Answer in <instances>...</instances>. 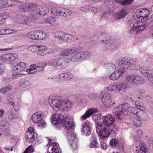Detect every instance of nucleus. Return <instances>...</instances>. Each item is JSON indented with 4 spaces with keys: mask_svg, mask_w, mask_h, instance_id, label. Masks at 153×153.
<instances>
[{
    "mask_svg": "<svg viewBox=\"0 0 153 153\" xmlns=\"http://www.w3.org/2000/svg\"><path fill=\"white\" fill-rule=\"evenodd\" d=\"M64 118V116L61 114L56 113L54 114L52 117V123L54 125H58L62 123V119Z\"/></svg>",
    "mask_w": 153,
    "mask_h": 153,
    "instance_id": "cd10ccee",
    "label": "nucleus"
},
{
    "mask_svg": "<svg viewBox=\"0 0 153 153\" xmlns=\"http://www.w3.org/2000/svg\"><path fill=\"white\" fill-rule=\"evenodd\" d=\"M36 7V4L32 2L21 4L18 7L19 11L22 12H29L31 11Z\"/></svg>",
    "mask_w": 153,
    "mask_h": 153,
    "instance_id": "4468645a",
    "label": "nucleus"
},
{
    "mask_svg": "<svg viewBox=\"0 0 153 153\" xmlns=\"http://www.w3.org/2000/svg\"><path fill=\"white\" fill-rule=\"evenodd\" d=\"M10 126L9 122L5 120L0 121V131L4 134H8L9 132Z\"/></svg>",
    "mask_w": 153,
    "mask_h": 153,
    "instance_id": "412c9836",
    "label": "nucleus"
},
{
    "mask_svg": "<svg viewBox=\"0 0 153 153\" xmlns=\"http://www.w3.org/2000/svg\"><path fill=\"white\" fill-rule=\"evenodd\" d=\"M101 37L104 38L105 40H102V42H104V47L105 48L111 50L117 48L115 44L114 41L110 38L106 33H102L100 36Z\"/></svg>",
    "mask_w": 153,
    "mask_h": 153,
    "instance_id": "1a4fd4ad",
    "label": "nucleus"
},
{
    "mask_svg": "<svg viewBox=\"0 0 153 153\" xmlns=\"http://www.w3.org/2000/svg\"><path fill=\"white\" fill-rule=\"evenodd\" d=\"M28 0H0V11H2L4 8L14 6L15 4L11 2L12 1L19 3H25Z\"/></svg>",
    "mask_w": 153,
    "mask_h": 153,
    "instance_id": "9b49d317",
    "label": "nucleus"
},
{
    "mask_svg": "<svg viewBox=\"0 0 153 153\" xmlns=\"http://www.w3.org/2000/svg\"><path fill=\"white\" fill-rule=\"evenodd\" d=\"M18 115L17 114L11 113L8 116V119L9 120L13 121L14 120L17 119L19 118Z\"/></svg>",
    "mask_w": 153,
    "mask_h": 153,
    "instance_id": "603ef678",
    "label": "nucleus"
},
{
    "mask_svg": "<svg viewBox=\"0 0 153 153\" xmlns=\"http://www.w3.org/2000/svg\"><path fill=\"white\" fill-rule=\"evenodd\" d=\"M20 101L19 99H15L11 102L14 109L16 111H18L20 108Z\"/></svg>",
    "mask_w": 153,
    "mask_h": 153,
    "instance_id": "f704fd0d",
    "label": "nucleus"
},
{
    "mask_svg": "<svg viewBox=\"0 0 153 153\" xmlns=\"http://www.w3.org/2000/svg\"><path fill=\"white\" fill-rule=\"evenodd\" d=\"M39 9L40 10L41 16H43L48 14L49 12V9L47 7H42L39 8Z\"/></svg>",
    "mask_w": 153,
    "mask_h": 153,
    "instance_id": "de8ad7c7",
    "label": "nucleus"
},
{
    "mask_svg": "<svg viewBox=\"0 0 153 153\" xmlns=\"http://www.w3.org/2000/svg\"><path fill=\"white\" fill-rule=\"evenodd\" d=\"M44 115L40 112L33 114L31 117V120L35 123H38V126L41 128H44L46 125V123L43 120Z\"/></svg>",
    "mask_w": 153,
    "mask_h": 153,
    "instance_id": "6e6552de",
    "label": "nucleus"
},
{
    "mask_svg": "<svg viewBox=\"0 0 153 153\" xmlns=\"http://www.w3.org/2000/svg\"><path fill=\"white\" fill-rule=\"evenodd\" d=\"M99 144L95 140L92 141L90 143L89 147L91 148H95L99 146Z\"/></svg>",
    "mask_w": 153,
    "mask_h": 153,
    "instance_id": "bf43d9fd",
    "label": "nucleus"
},
{
    "mask_svg": "<svg viewBox=\"0 0 153 153\" xmlns=\"http://www.w3.org/2000/svg\"><path fill=\"white\" fill-rule=\"evenodd\" d=\"M97 112V110L96 108H91L89 109L80 117V119L81 120L83 121L86 118L90 117L94 113Z\"/></svg>",
    "mask_w": 153,
    "mask_h": 153,
    "instance_id": "7c9ffc66",
    "label": "nucleus"
},
{
    "mask_svg": "<svg viewBox=\"0 0 153 153\" xmlns=\"http://www.w3.org/2000/svg\"><path fill=\"white\" fill-rule=\"evenodd\" d=\"M130 59L127 57H120L117 59L116 60V63L119 65H126L128 63Z\"/></svg>",
    "mask_w": 153,
    "mask_h": 153,
    "instance_id": "473e14b6",
    "label": "nucleus"
},
{
    "mask_svg": "<svg viewBox=\"0 0 153 153\" xmlns=\"http://www.w3.org/2000/svg\"><path fill=\"white\" fill-rule=\"evenodd\" d=\"M62 109H70L73 105L72 103L68 100H62Z\"/></svg>",
    "mask_w": 153,
    "mask_h": 153,
    "instance_id": "c9c22d12",
    "label": "nucleus"
},
{
    "mask_svg": "<svg viewBox=\"0 0 153 153\" xmlns=\"http://www.w3.org/2000/svg\"><path fill=\"white\" fill-rule=\"evenodd\" d=\"M56 58L51 59L48 62L49 65L56 68Z\"/></svg>",
    "mask_w": 153,
    "mask_h": 153,
    "instance_id": "69168bd1",
    "label": "nucleus"
},
{
    "mask_svg": "<svg viewBox=\"0 0 153 153\" xmlns=\"http://www.w3.org/2000/svg\"><path fill=\"white\" fill-rule=\"evenodd\" d=\"M71 55L78 53L79 52V48L76 46L70 47Z\"/></svg>",
    "mask_w": 153,
    "mask_h": 153,
    "instance_id": "864d4df0",
    "label": "nucleus"
},
{
    "mask_svg": "<svg viewBox=\"0 0 153 153\" xmlns=\"http://www.w3.org/2000/svg\"><path fill=\"white\" fill-rule=\"evenodd\" d=\"M51 12L55 16L66 17L71 15L72 11L62 7H54L51 10Z\"/></svg>",
    "mask_w": 153,
    "mask_h": 153,
    "instance_id": "39448f33",
    "label": "nucleus"
},
{
    "mask_svg": "<svg viewBox=\"0 0 153 153\" xmlns=\"http://www.w3.org/2000/svg\"><path fill=\"white\" fill-rule=\"evenodd\" d=\"M59 81H65L72 79L73 75L70 73H62L58 74Z\"/></svg>",
    "mask_w": 153,
    "mask_h": 153,
    "instance_id": "c756f323",
    "label": "nucleus"
},
{
    "mask_svg": "<svg viewBox=\"0 0 153 153\" xmlns=\"http://www.w3.org/2000/svg\"><path fill=\"white\" fill-rule=\"evenodd\" d=\"M100 97L106 107L111 106L114 103V102H112L109 95L105 91H102L100 95Z\"/></svg>",
    "mask_w": 153,
    "mask_h": 153,
    "instance_id": "f8f14e48",
    "label": "nucleus"
},
{
    "mask_svg": "<svg viewBox=\"0 0 153 153\" xmlns=\"http://www.w3.org/2000/svg\"><path fill=\"white\" fill-rule=\"evenodd\" d=\"M141 74L142 76H146L150 82L153 83V71L150 70L148 67H142L140 69Z\"/></svg>",
    "mask_w": 153,
    "mask_h": 153,
    "instance_id": "a211bd4d",
    "label": "nucleus"
},
{
    "mask_svg": "<svg viewBox=\"0 0 153 153\" xmlns=\"http://www.w3.org/2000/svg\"><path fill=\"white\" fill-rule=\"evenodd\" d=\"M46 65L45 64L43 63L32 64L30 65L29 69L26 70V72L29 74H33L35 72L33 71L35 70L38 71H42L44 69Z\"/></svg>",
    "mask_w": 153,
    "mask_h": 153,
    "instance_id": "2eb2a0df",
    "label": "nucleus"
},
{
    "mask_svg": "<svg viewBox=\"0 0 153 153\" xmlns=\"http://www.w3.org/2000/svg\"><path fill=\"white\" fill-rule=\"evenodd\" d=\"M6 98L7 101L10 102V103H11L12 101L13 100V97L12 94H7L6 96Z\"/></svg>",
    "mask_w": 153,
    "mask_h": 153,
    "instance_id": "052dcab7",
    "label": "nucleus"
},
{
    "mask_svg": "<svg viewBox=\"0 0 153 153\" xmlns=\"http://www.w3.org/2000/svg\"><path fill=\"white\" fill-rule=\"evenodd\" d=\"M91 125L89 122L83 123L82 126L81 132L82 134L85 136H88L91 134Z\"/></svg>",
    "mask_w": 153,
    "mask_h": 153,
    "instance_id": "a878e982",
    "label": "nucleus"
},
{
    "mask_svg": "<svg viewBox=\"0 0 153 153\" xmlns=\"http://www.w3.org/2000/svg\"><path fill=\"white\" fill-rule=\"evenodd\" d=\"M46 33L40 30H37V40H42L46 37Z\"/></svg>",
    "mask_w": 153,
    "mask_h": 153,
    "instance_id": "ea45409f",
    "label": "nucleus"
},
{
    "mask_svg": "<svg viewBox=\"0 0 153 153\" xmlns=\"http://www.w3.org/2000/svg\"><path fill=\"white\" fill-rule=\"evenodd\" d=\"M149 12L146 8H141L137 9L133 15L135 19H140L141 21H137L134 23L130 31L131 34L137 33L144 29L147 26L146 22L149 18Z\"/></svg>",
    "mask_w": 153,
    "mask_h": 153,
    "instance_id": "f257e3e1",
    "label": "nucleus"
},
{
    "mask_svg": "<svg viewBox=\"0 0 153 153\" xmlns=\"http://www.w3.org/2000/svg\"><path fill=\"white\" fill-rule=\"evenodd\" d=\"M128 107L127 104L120 105L113 109L112 113L117 116V119L120 120H122L123 118L122 115L126 114L125 113L128 110Z\"/></svg>",
    "mask_w": 153,
    "mask_h": 153,
    "instance_id": "423d86ee",
    "label": "nucleus"
},
{
    "mask_svg": "<svg viewBox=\"0 0 153 153\" xmlns=\"http://www.w3.org/2000/svg\"><path fill=\"white\" fill-rule=\"evenodd\" d=\"M59 63L60 69L65 68L68 64V60L66 59H62L59 58Z\"/></svg>",
    "mask_w": 153,
    "mask_h": 153,
    "instance_id": "8fccbe9b",
    "label": "nucleus"
},
{
    "mask_svg": "<svg viewBox=\"0 0 153 153\" xmlns=\"http://www.w3.org/2000/svg\"><path fill=\"white\" fill-rule=\"evenodd\" d=\"M30 15L32 17L36 19L41 17L39 8L34 10L32 12L30 13Z\"/></svg>",
    "mask_w": 153,
    "mask_h": 153,
    "instance_id": "a18cd8bd",
    "label": "nucleus"
},
{
    "mask_svg": "<svg viewBox=\"0 0 153 153\" xmlns=\"http://www.w3.org/2000/svg\"><path fill=\"white\" fill-rule=\"evenodd\" d=\"M18 58V55L14 53H7L0 56V63L3 62L5 61H13Z\"/></svg>",
    "mask_w": 153,
    "mask_h": 153,
    "instance_id": "4be33fe9",
    "label": "nucleus"
},
{
    "mask_svg": "<svg viewBox=\"0 0 153 153\" xmlns=\"http://www.w3.org/2000/svg\"><path fill=\"white\" fill-rule=\"evenodd\" d=\"M63 126L68 130L72 129L74 126L73 118L69 116H68L62 119Z\"/></svg>",
    "mask_w": 153,
    "mask_h": 153,
    "instance_id": "f3484780",
    "label": "nucleus"
},
{
    "mask_svg": "<svg viewBox=\"0 0 153 153\" xmlns=\"http://www.w3.org/2000/svg\"><path fill=\"white\" fill-rule=\"evenodd\" d=\"M9 13L8 12H5L2 13L0 17H1L2 19L5 21L6 19L9 17Z\"/></svg>",
    "mask_w": 153,
    "mask_h": 153,
    "instance_id": "680f3d73",
    "label": "nucleus"
},
{
    "mask_svg": "<svg viewBox=\"0 0 153 153\" xmlns=\"http://www.w3.org/2000/svg\"><path fill=\"white\" fill-rule=\"evenodd\" d=\"M17 17L20 19L19 22L21 24H24L27 25L32 26L33 24L31 19L29 17L25 15L20 14L17 15Z\"/></svg>",
    "mask_w": 153,
    "mask_h": 153,
    "instance_id": "5701e85b",
    "label": "nucleus"
},
{
    "mask_svg": "<svg viewBox=\"0 0 153 153\" xmlns=\"http://www.w3.org/2000/svg\"><path fill=\"white\" fill-rule=\"evenodd\" d=\"M130 123L131 124L137 127H140L142 125L141 121L139 119V120L135 119L133 118H131L130 120Z\"/></svg>",
    "mask_w": 153,
    "mask_h": 153,
    "instance_id": "49530a36",
    "label": "nucleus"
},
{
    "mask_svg": "<svg viewBox=\"0 0 153 153\" xmlns=\"http://www.w3.org/2000/svg\"><path fill=\"white\" fill-rule=\"evenodd\" d=\"M138 109H140L137 115V117L140 121H146L148 118L147 113L145 111L146 110V107L143 105H137Z\"/></svg>",
    "mask_w": 153,
    "mask_h": 153,
    "instance_id": "dca6fc26",
    "label": "nucleus"
},
{
    "mask_svg": "<svg viewBox=\"0 0 153 153\" xmlns=\"http://www.w3.org/2000/svg\"><path fill=\"white\" fill-rule=\"evenodd\" d=\"M125 72V68H123L115 71L111 74H106V78L109 80L115 81L118 80L120 77H122Z\"/></svg>",
    "mask_w": 153,
    "mask_h": 153,
    "instance_id": "9d476101",
    "label": "nucleus"
},
{
    "mask_svg": "<svg viewBox=\"0 0 153 153\" xmlns=\"http://www.w3.org/2000/svg\"><path fill=\"white\" fill-rule=\"evenodd\" d=\"M54 36L59 40L67 43H72L74 40V38L73 36L62 31L56 32Z\"/></svg>",
    "mask_w": 153,
    "mask_h": 153,
    "instance_id": "20e7f679",
    "label": "nucleus"
},
{
    "mask_svg": "<svg viewBox=\"0 0 153 153\" xmlns=\"http://www.w3.org/2000/svg\"><path fill=\"white\" fill-rule=\"evenodd\" d=\"M90 7L88 5H85L80 8V10L84 12L90 11Z\"/></svg>",
    "mask_w": 153,
    "mask_h": 153,
    "instance_id": "4d7b16f0",
    "label": "nucleus"
},
{
    "mask_svg": "<svg viewBox=\"0 0 153 153\" xmlns=\"http://www.w3.org/2000/svg\"><path fill=\"white\" fill-rule=\"evenodd\" d=\"M96 131L98 136L100 138L105 139L109 135H112L114 134L113 130H109L107 127L104 126V125L98 124L96 128Z\"/></svg>",
    "mask_w": 153,
    "mask_h": 153,
    "instance_id": "f03ea898",
    "label": "nucleus"
},
{
    "mask_svg": "<svg viewBox=\"0 0 153 153\" xmlns=\"http://www.w3.org/2000/svg\"><path fill=\"white\" fill-rule=\"evenodd\" d=\"M28 39L33 40H37V30H32L29 32L26 35Z\"/></svg>",
    "mask_w": 153,
    "mask_h": 153,
    "instance_id": "72a5a7b5",
    "label": "nucleus"
},
{
    "mask_svg": "<svg viewBox=\"0 0 153 153\" xmlns=\"http://www.w3.org/2000/svg\"><path fill=\"white\" fill-rule=\"evenodd\" d=\"M62 100L58 97L50 98L48 100L49 104L53 111H57L62 109Z\"/></svg>",
    "mask_w": 153,
    "mask_h": 153,
    "instance_id": "0eeeda50",
    "label": "nucleus"
},
{
    "mask_svg": "<svg viewBox=\"0 0 153 153\" xmlns=\"http://www.w3.org/2000/svg\"><path fill=\"white\" fill-rule=\"evenodd\" d=\"M4 88L6 89V90L7 91H9L11 90L13 88L12 86L10 85H8L5 86Z\"/></svg>",
    "mask_w": 153,
    "mask_h": 153,
    "instance_id": "774afa93",
    "label": "nucleus"
},
{
    "mask_svg": "<svg viewBox=\"0 0 153 153\" xmlns=\"http://www.w3.org/2000/svg\"><path fill=\"white\" fill-rule=\"evenodd\" d=\"M26 67V64L23 62L17 63L13 67L12 73L13 75H16L22 72Z\"/></svg>",
    "mask_w": 153,
    "mask_h": 153,
    "instance_id": "aec40b11",
    "label": "nucleus"
},
{
    "mask_svg": "<svg viewBox=\"0 0 153 153\" xmlns=\"http://www.w3.org/2000/svg\"><path fill=\"white\" fill-rule=\"evenodd\" d=\"M137 62V59L131 58L126 68L128 70H138L140 68L139 65L136 64Z\"/></svg>",
    "mask_w": 153,
    "mask_h": 153,
    "instance_id": "b1692460",
    "label": "nucleus"
},
{
    "mask_svg": "<svg viewBox=\"0 0 153 153\" xmlns=\"http://www.w3.org/2000/svg\"><path fill=\"white\" fill-rule=\"evenodd\" d=\"M45 22L55 27H58L60 25L58 20L56 18L51 16L45 19Z\"/></svg>",
    "mask_w": 153,
    "mask_h": 153,
    "instance_id": "bb28decb",
    "label": "nucleus"
},
{
    "mask_svg": "<svg viewBox=\"0 0 153 153\" xmlns=\"http://www.w3.org/2000/svg\"><path fill=\"white\" fill-rule=\"evenodd\" d=\"M67 138L69 142L77 140L76 134L73 132H69L67 135Z\"/></svg>",
    "mask_w": 153,
    "mask_h": 153,
    "instance_id": "79ce46f5",
    "label": "nucleus"
},
{
    "mask_svg": "<svg viewBox=\"0 0 153 153\" xmlns=\"http://www.w3.org/2000/svg\"><path fill=\"white\" fill-rule=\"evenodd\" d=\"M126 82L132 83L143 84L145 81L143 78L138 75H130L126 77L125 79Z\"/></svg>",
    "mask_w": 153,
    "mask_h": 153,
    "instance_id": "ddd939ff",
    "label": "nucleus"
},
{
    "mask_svg": "<svg viewBox=\"0 0 153 153\" xmlns=\"http://www.w3.org/2000/svg\"><path fill=\"white\" fill-rule=\"evenodd\" d=\"M107 89L108 90L110 91H116L117 90L116 85L113 84L112 85H109L107 87Z\"/></svg>",
    "mask_w": 153,
    "mask_h": 153,
    "instance_id": "e2e57ef3",
    "label": "nucleus"
},
{
    "mask_svg": "<svg viewBox=\"0 0 153 153\" xmlns=\"http://www.w3.org/2000/svg\"><path fill=\"white\" fill-rule=\"evenodd\" d=\"M91 56L90 52L87 51H81L72 55L70 58V60L74 62L83 61L89 58Z\"/></svg>",
    "mask_w": 153,
    "mask_h": 153,
    "instance_id": "7ed1b4c3",
    "label": "nucleus"
},
{
    "mask_svg": "<svg viewBox=\"0 0 153 153\" xmlns=\"http://www.w3.org/2000/svg\"><path fill=\"white\" fill-rule=\"evenodd\" d=\"M116 85L117 90L118 91L126 89L127 86V84L123 82H120Z\"/></svg>",
    "mask_w": 153,
    "mask_h": 153,
    "instance_id": "09e8293b",
    "label": "nucleus"
},
{
    "mask_svg": "<svg viewBox=\"0 0 153 153\" xmlns=\"http://www.w3.org/2000/svg\"><path fill=\"white\" fill-rule=\"evenodd\" d=\"M103 117V116L98 114H95L92 115V119L95 122L96 125V128H97V126L98 124H102V123H100V120L101 119H102Z\"/></svg>",
    "mask_w": 153,
    "mask_h": 153,
    "instance_id": "4c0bfd02",
    "label": "nucleus"
},
{
    "mask_svg": "<svg viewBox=\"0 0 153 153\" xmlns=\"http://www.w3.org/2000/svg\"><path fill=\"white\" fill-rule=\"evenodd\" d=\"M37 53L40 56H44L47 55L50 53V52L47 49V47L44 45H38Z\"/></svg>",
    "mask_w": 153,
    "mask_h": 153,
    "instance_id": "c85d7f7f",
    "label": "nucleus"
},
{
    "mask_svg": "<svg viewBox=\"0 0 153 153\" xmlns=\"http://www.w3.org/2000/svg\"><path fill=\"white\" fill-rule=\"evenodd\" d=\"M34 151L33 146L30 145L27 147L23 153H32Z\"/></svg>",
    "mask_w": 153,
    "mask_h": 153,
    "instance_id": "6e6d98bb",
    "label": "nucleus"
},
{
    "mask_svg": "<svg viewBox=\"0 0 153 153\" xmlns=\"http://www.w3.org/2000/svg\"><path fill=\"white\" fill-rule=\"evenodd\" d=\"M110 145L113 147L119 149L120 148V145H122L121 143H120L118 140L116 138L111 139L109 143Z\"/></svg>",
    "mask_w": 153,
    "mask_h": 153,
    "instance_id": "e433bc0d",
    "label": "nucleus"
},
{
    "mask_svg": "<svg viewBox=\"0 0 153 153\" xmlns=\"http://www.w3.org/2000/svg\"><path fill=\"white\" fill-rule=\"evenodd\" d=\"M53 146L51 150L52 153H61V150L59 147V146L57 143H52ZM50 153V152H49Z\"/></svg>",
    "mask_w": 153,
    "mask_h": 153,
    "instance_id": "37998d69",
    "label": "nucleus"
},
{
    "mask_svg": "<svg viewBox=\"0 0 153 153\" xmlns=\"http://www.w3.org/2000/svg\"><path fill=\"white\" fill-rule=\"evenodd\" d=\"M60 53L61 55L63 56H68L71 55L70 48H68L65 50H62L61 51Z\"/></svg>",
    "mask_w": 153,
    "mask_h": 153,
    "instance_id": "3c124183",
    "label": "nucleus"
},
{
    "mask_svg": "<svg viewBox=\"0 0 153 153\" xmlns=\"http://www.w3.org/2000/svg\"><path fill=\"white\" fill-rule=\"evenodd\" d=\"M69 143L71 144V146L74 149H76L78 147V140H77L74 141L69 142Z\"/></svg>",
    "mask_w": 153,
    "mask_h": 153,
    "instance_id": "13d9d810",
    "label": "nucleus"
},
{
    "mask_svg": "<svg viewBox=\"0 0 153 153\" xmlns=\"http://www.w3.org/2000/svg\"><path fill=\"white\" fill-rule=\"evenodd\" d=\"M17 31L13 29H5V35H8L16 33Z\"/></svg>",
    "mask_w": 153,
    "mask_h": 153,
    "instance_id": "5fc2aeb1",
    "label": "nucleus"
},
{
    "mask_svg": "<svg viewBox=\"0 0 153 153\" xmlns=\"http://www.w3.org/2000/svg\"><path fill=\"white\" fill-rule=\"evenodd\" d=\"M103 122L102 125H104V126L108 128L112 124L115 120V118L112 117L110 115H106L102 117Z\"/></svg>",
    "mask_w": 153,
    "mask_h": 153,
    "instance_id": "393cba45",
    "label": "nucleus"
},
{
    "mask_svg": "<svg viewBox=\"0 0 153 153\" xmlns=\"http://www.w3.org/2000/svg\"><path fill=\"white\" fill-rule=\"evenodd\" d=\"M134 0H114V2L125 6L130 4Z\"/></svg>",
    "mask_w": 153,
    "mask_h": 153,
    "instance_id": "c03bdc74",
    "label": "nucleus"
},
{
    "mask_svg": "<svg viewBox=\"0 0 153 153\" xmlns=\"http://www.w3.org/2000/svg\"><path fill=\"white\" fill-rule=\"evenodd\" d=\"M128 13L125 9H123L120 11L118 13H115L114 15V19L117 20L124 18L127 15Z\"/></svg>",
    "mask_w": 153,
    "mask_h": 153,
    "instance_id": "2f4dec72",
    "label": "nucleus"
},
{
    "mask_svg": "<svg viewBox=\"0 0 153 153\" xmlns=\"http://www.w3.org/2000/svg\"><path fill=\"white\" fill-rule=\"evenodd\" d=\"M135 105L137 108L134 107H128V111L130 113H133L134 114H136V115L137 114V113L138 112L140 109H138L137 105H141L140 104L138 103L137 102H135Z\"/></svg>",
    "mask_w": 153,
    "mask_h": 153,
    "instance_id": "a19ab883",
    "label": "nucleus"
},
{
    "mask_svg": "<svg viewBox=\"0 0 153 153\" xmlns=\"http://www.w3.org/2000/svg\"><path fill=\"white\" fill-rule=\"evenodd\" d=\"M30 84V82L27 80L25 81L21 85L22 88H26L28 87Z\"/></svg>",
    "mask_w": 153,
    "mask_h": 153,
    "instance_id": "338daca9",
    "label": "nucleus"
},
{
    "mask_svg": "<svg viewBox=\"0 0 153 153\" xmlns=\"http://www.w3.org/2000/svg\"><path fill=\"white\" fill-rule=\"evenodd\" d=\"M37 134L34 132V130L32 127L28 129L25 133V137L26 140H29V142H32L35 141L37 137Z\"/></svg>",
    "mask_w": 153,
    "mask_h": 153,
    "instance_id": "6ab92c4d",
    "label": "nucleus"
},
{
    "mask_svg": "<svg viewBox=\"0 0 153 153\" xmlns=\"http://www.w3.org/2000/svg\"><path fill=\"white\" fill-rule=\"evenodd\" d=\"M137 149H138L137 153H146L147 151V149L145 145L143 143H140L137 146Z\"/></svg>",
    "mask_w": 153,
    "mask_h": 153,
    "instance_id": "58836bf2",
    "label": "nucleus"
},
{
    "mask_svg": "<svg viewBox=\"0 0 153 153\" xmlns=\"http://www.w3.org/2000/svg\"><path fill=\"white\" fill-rule=\"evenodd\" d=\"M37 46H36L35 45H33L28 47L27 48V49L28 51H30L34 52L37 51Z\"/></svg>",
    "mask_w": 153,
    "mask_h": 153,
    "instance_id": "0e129e2a",
    "label": "nucleus"
}]
</instances>
